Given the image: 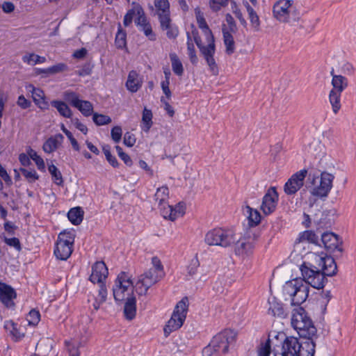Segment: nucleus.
<instances>
[{
    "instance_id": "obj_1",
    "label": "nucleus",
    "mask_w": 356,
    "mask_h": 356,
    "mask_svg": "<svg viewBox=\"0 0 356 356\" xmlns=\"http://www.w3.org/2000/svg\"><path fill=\"white\" fill-rule=\"evenodd\" d=\"M311 257L317 266L304 262L300 267L302 279L289 280L283 286V293L290 298L292 305L303 303L308 298L309 285L316 289H323L326 282L325 276H332L337 272V264L332 257L316 254H312Z\"/></svg>"
},
{
    "instance_id": "obj_2",
    "label": "nucleus",
    "mask_w": 356,
    "mask_h": 356,
    "mask_svg": "<svg viewBox=\"0 0 356 356\" xmlns=\"http://www.w3.org/2000/svg\"><path fill=\"white\" fill-rule=\"evenodd\" d=\"M195 14L197 25L199 28L202 29L203 33L205 35L206 40L207 41V44H203L202 43L200 38L195 33H193L194 40L197 46L198 47L200 53L204 56L209 66L210 72L213 75L216 76L218 74L219 70L214 58V54L216 52L214 37L212 34L211 31L210 30L207 24L203 13L200 10L199 8H196L195 9Z\"/></svg>"
},
{
    "instance_id": "obj_3",
    "label": "nucleus",
    "mask_w": 356,
    "mask_h": 356,
    "mask_svg": "<svg viewBox=\"0 0 356 356\" xmlns=\"http://www.w3.org/2000/svg\"><path fill=\"white\" fill-rule=\"evenodd\" d=\"M273 15L280 23L295 25L300 19V13L293 0H278L273 6Z\"/></svg>"
},
{
    "instance_id": "obj_4",
    "label": "nucleus",
    "mask_w": 356,
    "mask_h": 356,
    "mask_svg": "<svg viewBox=\"0 0 356 356\" xmlns=\"http://www.w3.org/2000/svg\"><path fill=\"white\" fill-rule=\"evenodd\" d=\"M291 325L298 332L300 337L316 336L317 332L312 321L302 307H298L293 310Z\"/></svg>"
},
{
    "instance_id": "obj_5",
    "label": "nucleus",
    "mask_w": 356,
    "mask_h": 356,
    "mask_svg": "<svg viewBox=\"0 0 356 356\" xmlns=\"http://www.w3.org/2000/svg\"><path fill=\"white\" fill-rule=\"evenodd\" d=\"M236 241V234L232 229L216 227L209 230L204 237V242L210 246L231 247Z\"/></svg>"
},
{
    "instance_id": "obj_6",
    "label": "nucleus",
    "mask_w": 356,
    "mask_h": 356,
    "mask_svg": "<svg viewBox=\"0 0 356 356\" xmlns=\"http://www.w3.org/2000/svg\"><path fill=\"white\" fill-rule=\"evenodd\" d=\"M188 308L187 298H182L176 305L171 318L164 327V334L168 336L171 332L179 330L184 324Z\"/></svg>"
},
{
    "instance_id": "obj_7",
    "label": "nucleus",
    "mask_w": 356,
    "mask_h": 356,
    "mask_svg": "<svg viewBox=\"0 0 356 356\" xmlns=\"http://www.w3.org/2000/svg\"><path fill=\"white\" fill-rule=\"evenodd\" d=\"M259 231L254 229H249L245 234L238 238L234 245V252L236 255L246 257L252 253L255 242L259 238Z\"/></svg>"
},
{
    "instance_id": "obj_8",
    "label": "nucleus",
    "mask_w": 356,
    "mask_h": 356,
    "mask_svg": "<svg viewBox=\"0 0 356 356\" xmlns=\"http://www.w3.org/2000/svg\"><path fill=\"white\" fill-rule=\"evenodd\" d=\"M133 283L129 275L124 272L120 273L113 286L115 300L120 302L133 296Z\"/></svg>"
},
{
    "instance_id": "obj_9",
    "label": "nucleus",
    "mask_w": 356,
    "mask_h": 356,
    "mask_svg": "<svg viewBox=\"0 0 356 356\" xmlns=\"http://www.w3.org/2000/svg\"><path fill=\"white\" fill-rule=\"evenodd\" d=\"M74 235L71 232L64 231L58 234L54 254L60 260H67L72 253Z\"/></svg>"
},
{
    "instance_id": "obj_10",
    "label": "nucleus",
    "mask_w": 356,
    "mask_h": 356,
    "mask_svg": "<svg viewBox=\"0 0 356 356\" xmlns=\"http://www.w3.org/2000/svg\"><path fill=\"white\" fill-rule=\"evenodd\" d=\"M165 274H160L159 271L150 268L149 270L141 274L134 286L136 293L139 296L145 295L148 289L154 284L160 281Z\"/></svg>"
},
{
    "instance_id": "obj_11",
    "label": "nucleus",
    "mask_w": 356,
    "mask_h": 356,
    "mask_svg": "<svg viewBox=\"0 0 356 356\" xmlns=\"http://www.w3.org/2000/svg\"><path fill=\"white\" fill-rule=\"evenodd\" d=\"M165 274H160L159 271L150 268L149 270L141 274L134 286L136 293L139 296L145 295L148 289L154 284L160 281Z\"/></svg>"
},
{
    "instance_id": "obj_12",
    "label": "nucleus",
    "mask_w": 356,
    "mask_h": 356,
    "mask_svg": "<svg viewBox=\"0 0 356 356\" xmlns=\"http://www.w3.org/2000/svg\"><path fill=\"white\" fill-rule=\"evenodd\" d=\"M333 179L334 175L326 172H322L320 178L313 177L312 195L318 197H327L332 187Z\"/></svg>"
},
{
    "instance_id": "obj_13",
    "label": "nucleus",
    "mask_w": 356,
    "mask_h": 356,
    "mask_svg": "<svg viewBox=\"0 0 356 356\" xmlns=\"http://www.w3.org/2000/svg\"><path fill=\"white\" fill-rule=\"evenodd\" d=\"M236 340V333L231 330H225L215 335L211 343L221 355L227 353L230 345Z\"/></svg>"
},
{
    "instance_id": "obj_14",
    "label": "nucleus",
    "mask_w": 356,
    "mask_h": 356,
    "mask_svg": "<svg viewBox=\"0 0 356 356\" xmlns=\"http://www.w3.org/2000/svg\"><path fill=\"white\" fill-rule=\"evenodd\" d=\"M307 174V170L305 169L293 174L284 186V193L289 195L296 193L302 187Z\"/></svg>"
},
{
    "instance_id": "obj_15",
    "label": "nucleus",
    "mask_w": 356,
    "mask_h": 356,
    "mask_svg": "<svg viewBox=\"0 0 356 356\" xmlns=\"http://www.w3.org/2000/svg\"><path fill=\"white\" fill-rule=\"evenodd\" d=\"M300 339L295 337H286L282 342L280 350L275 352V356H297L300 348Z\"/></svg>"
},
{
    "instance_id": "obj_16",
    "label": "nucleus",
    "mask_w": 356,
    "mask_h": 356,
    "mask_svg": "<svg viewBox=\"0 0 356 356\" xmlns=\"http://www.w3.org/2000/svg\"><path fill=\"white\" fill-rule=\"evenodd\" d=\"M277 202L278 193L276 188L270 187L264 195L260 207L264 214L267 216L273 213L275 211Z\"/></svg>"
},
{
    "instance_id": "obj_17",
    "label": "nucleus",
    "mask_w": 356,
    "mask_h": 356,
    "mask_svg": "<svg viewBox=\"0 0 356 356\" xmlns=\"http://www.w3.org/2000/svg\"><path fill=\"white\" fill-rule=\"evenodd\" d=\"M108 274V268L106 264L103 261H97L92 266L90 280L92 283L103 284L107 278Z\"/></svg>"
},
{
    "instance_id": "obj_18",
    "label": "nucleus",
    "mask_w": 356,
    "mask_h": 356,
    "mask_svg": "<svg viewBox=\"0 0 356 356\" xmlns=\"http://www.w3.org/2000/svg\"><path fill=\"white\" fill-rule=\"evenodd\" d=\"M302 340H300L297 356H314L315 353V339L317 338L316 336L311 337H301Z\"/></svg>"
},
{
    "instance_id": "obj_19",
    "label": "nucleus",
    "mask_w": 356,
    "mask_h": 356,
    "mask_svg": "<svg viewBox=\"0 0 356 356\" xmlns=\"http://www.w3.org/2000/svg\"><path fill=\"white\" fill-rule=\"evenodd\" d=\"M15 290L9 285L0 282V300L7 307L14 305L13 299L16 298Z\"/></svg>"
},
{
    "instance_id": "obj_20",
    "label": "nucleus",
    "mask_w": 356,
    "mask_h": 356,
    "mask_svg": "<svg viewBox=\"0 0 356 356\" xmlns=\"http://www.w3.org/2000/svg\"><path fill=\"white\" fill-rule=\"evenodd\" d=\"M26 89L28 92L31 93L33 100L37 106L41 109L47 108L48 103L45 100V95L42 89L35 88L32 84L27 85Z\"/></svg>"
},
{
    "instance_id": "obj_21",
    "label": "nucleus",
    "mask_w": 356,
    "mask_h": 356,
    "mask_svg": "<svg viewBox=\"0 0 356 356\" xmlns=\"http://www.w3.org/2000/svg\"><path fill=\"white\" fill-rule=\"evenodd\" d=\"M135 23L140 31H143L145 35L151 41L156 40V34L153 32L150 23L147 21L145 15L144 17H136Z\"/></svg>"
},
{
    "instance_id": "obj_22",
    "label": "nucleus",
    "mask_w": 356,
    "mask_h": 356,
    "mask_svg": "<svg viewBox=\"0 0 356 356\" xmlns=\"http://www.w3.org/2000/svg\"><path fill=\"white\" fill-rule=\"evenodd\" d=\"M63 140L64 137L60 134L51 136L44 143L42 149L45 153L51 154L59 147Z\"/></svg>"
},
{
    "instance_id": "obj_23",
    "label": "nucleus",
    "mask_w": 356,
    "mask_h": 356,
    "mask_svg": "<svg viewBox=\"0 0 356 356\" xmlns=\"http://www.w3.org/2000/svg\"><path fill=\"white\" fill-rule=\"evenodd\" d=\"M331 76H332V81L331 84L332 86V88L330 91L341 92H342L348 87V81L347 78L342 75H337L334 73V70L332 69L330 72Z\"/></svg>"
},
{
    "instance_id": "obj_24",
    "label": "nucleus",
    "mask_w": 356,
    "mask_h": 356,
    "mask_svg": "<svg viewBox=\"0 0 356 356\" xmlns=\"http://www.w3.org/2000/svg\"><path fill=\"white\" fill-rule=\"evenodd\" d=\"M132 5L133 8L129 10L124 15L123 20L124 26H129L132 23L134 16L137 15V17L145 16V13L140 5L135 2H133Z\"/></svg>"
},
{
    "instance_id": "obj_25",
    "label": "nucleus",
    "mask_w": 356,
    "mask_h": 356,
    "mask_svg": "<svg viewBox=\"0 0 356 356\" xmlns=\"http://www.w3.org/2000/svg\"><path fill=\"white\" fill-rule=\"evenodd\" d=\"M155 13L159 19H165V17L170 16V3L168 0H154Z\"/></svg>"
},
{
    "instance_id": "obj_26",
    "label": "nucleus",
    "mask_w": 356,
    "mask_h": 356,
    "mask_svg": "<svg viewBox=\"0 0 356 356\" xmlns=\"http://www.w3.org/2000/svg\"><path fill=\"white\" fill-rule=\"evenodd\" d=\"M321 241L324 247L330 251H334L339 246L338 236L332 232H326L322 234Z\"/></svg>"
},
{
    "instance_id": "obj_27",
    "label": "nucleus",
    "mask_w": 356,
    "mask_h": 356,
    "mask_svg": "<svg viewBox=\"0 0 356 356\" xmlns=\"http://www.w3.org/2000/svg\"><path fill=\"white\" fill-rule=\"evenodd\" d=\"M159 22L161 29L166 31V35L168 38H175L178 35V29L171 23L170 16L165 17V19H162Z\"/></svg>"
},
{
    "instance_id": "obj_28",
    "label": "nucleus",
    "mask_w": 356,
    "mask_h": 356,
    "mask_svg": "<svg viewBox=\"0 0 356 356\" xmlns=\"http://www.w3.org/2000/svg\"><path fill=\"white\" fill-rule=\"evenodd\" d=\"M243 3L246 8L252 28L254 31H258L260 28V19L258 15L248 1H243Z\"/></svg>"
},
{
    "instance_id": "obj_29",
    "label": "nucleus",
    "mask_w": 356,
    "mask_h": 356,
    "mask_svg": "<svg viewBox=\"0 0 356 356\" xmlns=\"http://www.w3.org/2000/svg\"><path fill=\"white\" fill-rule=\"evenodd\" d=\"M124 307V314L127 319L132 320L136 313V300L134 296L126 300Z\"/></svg>"
},
{
    "instance_id": "obj_30",
    "label": "nucleus",
    "mask_w": 356,
    "mask_h": 356,
    "mask_svg": "<svg viewBox=\"0 0 356 356\" xmlns=\"http://www.w3.org/2000/svg\"><path fill=\"white\" fill-rule=\"evenodd\" d=\"M223 41L225 46L226 53L232 54L235 51V42L232 33L225 28H222Z\"/></svg>"
},
{
    "instance_id": "obj_31",
    "label": "nucleus",
    "mask_w": 356,
    "mask_h": 356,
    "mask_svg": "<svg viewBox=\"0 0 356 356\" xmlns=\"http://www.w3.org/2000/svg\"><path fill=\"white\" fill-rule=\"evenodd\" d=\"M126 86L131 92H136L141 86L138 79V74L136 71H131L129 72Z\"/></svg>"
},
{
    "instance_id": "obj_32",
    "label": "nucleus",
    "mask_w": 356,
    "mask_h": 356,
    "mask_svg": "<svg viewBox=\"0 0 356 356\" xmlns=\"http://www.w3.org/2000/svg\"><path fill=\"white\" fill-rule=\"evenodd\" d=\"M83 214L82 209L78 207L71 209L67 213V217L73 225H78L83 221Z\"/></svg>"
},
{
    "instance_id": "obj_33",
    "label": "nucleus",
    "mask_w": 356,
    "mask_h": 356,
    "mask_svg": "<svg viewBox=\"0 0 356 356\" xmlns=\"http://www.w3.org/2000/svg\"><path fill=\"white\" fill-rule=\"evenodd\" d=\"M5 329L10 332L12 335L13 340L18 341L21 340L24 337V334L20 332L17 328V324L12 321H7L4 324Z\"/></svg>"
},
{
    "instance_id": "obj_34",
    "label": "nucleus",
    "mask_w": 356,
    "mask_h": 356,
    "mask_svg": "<svg viewBox=\"0 0 356 356\" xmlns=\"http://www.w3.org/2000/svg\"><path fill=\"white\" fill-rule=\"evenodd\" d=\"M51 106L56 108L60 115L70 118L72 115V111L69 106L62 101L54 100L51 103Z\"/></svg>"
},
{
    "instance_id": "obj_35",
    "label": "nucleus",
    "mask_w": 356,
    "mask_h": 356,
    "mask_svg": "<svg viewBox=\"0 0 356 356\" xmlns=\"http://www.w3.org/2000/svg\"><path fill=\"white\" fill-rule=\"evenodd\" d=\"M245 211L248 214L249 224L251 226H257L260 223L261 216L260 213L257 209H254L249 206H246Z\"/></svg>"
},
{
    "instance_id": "obj_36",
    "label": "nucleus",
    "mask_w": 356,
    "mask_h": 356,
    "mask_svg": "<svg viewBox=\"0 0 356 356\" xmlns=\"http://www.w3.org/2000/svg\"><path fill=\"white\" fill-rule=\"evenodd\" d=\"M170 59L173 72L177 76H182L184 73V67L177 55L175 53H170Z\"/></svg>"
},
{
    "instance_id": "obj_37",
    "label": "nucleus",
    "mask_w": 356,
    "mask_h": 356,
    "mask_svg": "<svg viewBox=\"0 0 356 356\" xmlns=\"http://www.w3.org/2000/svg\"><path fill=\"white\" fill-rule=\"evenodd\" d=\"M341 92L330 91L329 101L332 106V111L334 114H337L341 109Z\"/></svg>"
},
{
    "instance_id": "obj_38",
    "label": "nucleus",
    "mask_w": 356,
    "mask_h": 356,
    "mask_svg": "<svg viewBox=\"0 0 356 356\" xmlns=\"http://www.w3.org/2000/svg\"><path fill=\"white\" fill-rule=\"evenodd\" d=\"M152 113L150 110L145 108L142 116V129L148 132L152 125Z\"/></svg>"
},
{
    "instance_id": "obj_39",
    "label": "nucleus",
    "mask_w": 356,
    "mask_h": 356,
    "mask_svg": "<svg viewBox=\"0 0 356 356\" xmlns=\"http://www.w3.org/2000/svg\"><path fill=\"white\" fill-rule=\"evenodd\" d=\"M22 60L24 63H27L30 65H35L39 63H43L46 61V58L38 56L33 53L26 54L22 56Z\"/></svg>"
},
{
    "instance_id": "obj_40",
    "label": "nucleus",
    "mask_w": 356,
    "mask_h": 356,
    "mask_svg": "<svg viewBox=\"0 0 356 356\" xmlns=\"http://www.w3.org/2000/svg\"><path fill=\"white\" fill-rule=\"evenodd\" d=\"M107 297V290L106 286L103 284H100V288L99 289L98 295L95 298V302L92 304V306L95 310H97L100 305L104 302L106 300Z\"/></svg>"
},
{
    "instance_id": "obj_41",
    "label": "nucleus",
    "mask_w": 356,
    "mask_h": 356,
    "mask_svg": "<svg viewBox=\"0 0 356 356\" xmlns=\"http://www.w3.org/2000/svg\"><path fill=\"white\" fill-rule=\"evenodd\" d=\"M48 170L51 175L54 183L58 186H62L63 184V179L60 171L54 164H50L48 166Z\"/></svg>"
},
{
    "instance_id": "obj_42",
    "label": "nucleus",
    "mask_w": 356,
    "mask_h": 356,
    "mask_svg": "<svg viewBox=\"0 0 356 356\" xmlns=\"http://www.w3.org/2000/svg\"><path fill=\"white\" fill-rule=\"evenodd\" d=\"M169 190L167 186H162L157 189L155 193V200L159 202V206H162L166 203L168 199Z\"/></svg>"
},
{
    "instance_id": "obj_43",
    "label": "nucleus",
    "mask_w": 356,
    "mask_h": 356,
    "mask_svg": "<svg viewBox=\"0 0 356 356\" xmlns=\"http://www.w3.org/2000/svg\"><path fill=\"white\" fill-rule=\"evenodd\" d=\"M75 108H78L85 116H90L93 111L92 104L88 101L80 100Z\"/></svg>"
},
{
    "instance_id": "obj_44",
    "label": "nucleus",
    "mask_w": 356,
    "mask_h": 356,
    "mask_svg": "<svg viewBox=\"0 0 356 356\" xmlns=\"http://www.w3.org/2000/svg\"><path fill=\"white\" fill-rule=\"evenodd\" d=\"M268 314L274 316H284V309L282 305L275 301L269 302Z\"/></svg>"
},
{
    "instance_id": "obj_45",
    "label": "nucleus",
    "mask_w": 356,
    "mask_h": 356,
    "mask_svg": "<svg viewBox=\"0 0 356 356\" xmlns=\"http://www.w3.org/2000/svg\"><path fill=\"white\" fill-rule=\"evenodd\" d=\"M28 154L30 156V159H31L35 163V165H37V168L38 170L41 171H44L45 170V164L43 159L38 154V153L34 151L33 149H31L28 152Z\"/></svg>"
},
{
    "instance_id": "obj_46",
    "label": "nucleus",
    "mask_w": 356,
    "mask_h": 356,
    "mask_svg": "<svg viewBox=\"0 0 356 356\" xmlns=\"http://www.w3.org/2000/svg\"><path fill=\"white\" fill-rule=\"evenodd\" d=\"M19 171L22 173L25 179L29 183H33L39 179V175L33 169H26L20 168Z\"/></svg>"
},
{
    "instance_id": "obj_47",
    "label": "nucleus",
    "mask_w": 356,
    "mask_h": 356,
    "mask_svg": "<svg viewBox=\"0 0 356 356\" xmlns=\"http://www.w3.org/2000/svg\"><path fill=\"white\" fill-rule=\"evenodd\" d=\"M159 207L161 215L164 218L169 219L170 220H175L176 219L175 213H173V208L170 205L165 203L162 206Z\"/></svg>"
},
{
    "instance_id": "obj_48",
    "label": "nucleus",
    "mask_w": 356,
    "mask_h": 356,
    "mask_svg": "<svg viewBox=\"0 0 356 356\" xmlns=\"http://www.w3.org/2000/svg\"><path fill=\"white\" fill-rule=\"evenodd\" d=\"M63 97L66 102H69L74 107L77 106L78 103L81 100L76 92L69 90L64 92Z\"/></svg>"
},
{
    "instance_id": "obj_49",
    "label": "nucleus",
    "mask_w": 356,
    "mask_h": 356,
    "mask_svg": "<svg viewBox=\"0 0 356 356\" xmlns=\"http://www.w3.org/2000/svg\"><path fill=\"white\" fill-rule=\"evenodd\" d=\"M231 7H232L233 13L235 15L236 17L239 20L241 24L243 27L246 28L248 26L247 22H246L245 19L243 17L241 10L238 7V6L235 1L231 2Z\"/></svg>"
},
{
    "instance_id": "obj_50",
    "label": "nucleus",
    "mask_w": 356,
    "mask_h": 356,
    "mask_svg": "<svg viewBox=\"0 0 356 356\" xmlns=\"http://www.w3.org/2000/svg\"><path fill=\"white\" fill-rule=\"evenodd\" d=\"M92 119L94 122L98 126L108 124L111 122V118L103 114L94 113Z\"/></svg>"
},
{
    "instance_id": "obj_51",
    "label": "nucleus",
    "mask_w": 356,
    "mask_h": 356,
    "mask_svg": "<svg viewBox=\"0 0 356 356\" xmlns=\"http://www.w3.org/2000/svg\"><path fill=\"white\" fill-rule=\"evenodd\" d=\"M40 319V312L37 310L32 309L30 311L29 314L26 316V320L28 321L29 325H36L39 323Z\"/></svg>"
},
{
    "instance_id": "obj_52",
    "label": "nucleus",
    "mask_w": 356,
    "mask_h": 356,
    "mask_svg": "<svg viewBox=\"0 0 356 356\" xmlns=\"http://www.w3.org/2000/svg\"><path fill=\"white\" fill-rule=\"evenodd\" d=\"M298 240L300 242L308 241L315 243L317 240V236L312 231H305L300 234Z\"/></svg>"
},
{
    "instance_id": "obj_53",
    "label": "nucleus",
    "mask_w": 356,
    "mask_h": 356,
    "mask_svg": "<svg viewBox=\"0 0 356 356\" xmlns=\"http://www.w3.org/2000/svg\"><path fill=\"white\" fill-rule=\"evenodd\" d=\"M229 1V0H210L209 6L213 11L217 12L227 6Z\"/></svg>"
},
{
    "instance_id": "obj_54",
    "label": "nucleus",
    "mask_w": 356,
    "mask_h": 356,
    "mask_svg": "<svg viewBox=\"0 0 356 356\" xmlns=\"http://www.w3.org/2000/svg\"><path fill=\"white\" fill-rule=\"evenodd\" d=\"M270 341L269 339L261 343L257 350V356H269L270 354Z\"/></svg>"
},
{
    "instance_id": "obj_55",
    "label": "nucleus",
    "mask_w": 356,
    "mask_h": 356,
    "mask_svg": "<svg viewBox=\"0 0 356 356\" xmlns=\"http://www.w3.org/2000/svg\"><path fill=\"white\" fill-rule=\"evenodd\" d=\"M200 266V261L197 257H193L191 261L187 267L188 274L190 276H193L196 274L197 268Z\"/></svg>"
},
{
    "instance_id": "obj_56",
    "label": "nucleus",
    "mask_w": 356,
    "mask_h": 356,
    "mask_svg": "<svg viewBox=\"0 0 356 356\" xmlns=\"http://www.w3.org/2000/svg\"><path fill=\"white\" fill-rule=\"evenodd\" d=\"M187 51L190 60L193 64L197 63V56H196L195 47L193 43L188 42L187 43Z\"/></svg>"
},
{
    "instance_id": "obj_57",
    "label": "nucleus",
    "mask_w": 356,
    "mask_h": 356,
    "mask_svg": "<svg viewBox=\"0 0 356 356\" xmlns=\"http://www.w3.org/2000/svg\"><path fill=\"white\" fill-rule=\"evenodd\" d=\"M220 353L211 343L202 350V356H221Z\"/></svg>"
},
{
    "instance_id": "obj_58",
    "label": "nucleus",
    "mask_w": 356,
    "mask_h": 356,
    "mask_svg": "<svg viewBox=\"0 0 356 356\" xmlns=\"http://www.w3.org/2000/svg\"><path fill=\"white\" fill-rule=\"evenodd\" d=\"M115 44L118 48H122L126 44V33L119 31L115 36Z\"/></svg>"
},
{
    "instance_id": "obj_59",
    "label": "nucleus",
    "mask_w": 356,
    "mask_h": 356,
    "mask_svg": "<svg viewBox=\"0 0 356 356\" xmlns=\"http://www.w3.org/2000/svg\"><path fill=\"white\" fill-rule=\"evenodd\" d=\"M67 65L64 63H58L47 68L49 74H54L66 70Z\"/></svg>"
},
{
    "instance_id": "obj_60",
    "label": "nucleus",
    "mask_w": 356,
    "mask_h": 356,
    "mask_svg": "<svg viewBox=\"0 0 356 356\" xmlns=\"http://www.w3.org/2000/svg\"><path fill=\"white\" fill-rule=\"evenodd\" d=\"M152 268L155 269V270L159 271L160 274H165L163 266L161 264V260L157 257H153L152 258Z\"/></svg>"
},
{
    "instance_id": "obj_61",
    "label": "nucleus",
    "mask_w": 356,
    "mask_h": 356,
    "mask_svg": "<svg viewBox=\"0 0 356 356\" xmlns=\"http://www.w3.org/2000/svg\"><path fill=\"white\" fill-rule=\"evenodd\" d=\"M111 138L114 142L118 143L120 141L122 134V128L119 126H115L111 129Z\"/></svg>"
},
{
    "instance_id": "obj_62",
    "label": "nucleus",
    "mask_w": 356,
    "mask_h": 356,
    "mask_svg": "<svg viewBox=\"0 0 356 356\" xmlns=\"http://www.w3.org/2000/svg\"><path fill=\"white\" fill-rule=\"evenodd\" d=\"M103 151H104V153L106 158V160L108 161V163L114 168L118 167V162L115 156H114L111 154L110 150L106 147H104Z\"/></svg>"
},
{
    "instance_id": "obj_63",
    "label": "nucleus",
    "mask_w": 356,
    "mask_h": 356,
    "mask_svg": "<svg viewBox=\"0 0 356 356\" xmlns=\"http://www.w3.org/2000/svg\"><path fill=\"white\" fill-rule=\"evenodd\" d=\"M136 138L134 134L127 132L124 136V143L128 147H133L136 143Z\"/></svg>"
},
{
    "instance_id": "obj_64",
    "label": "nucleus",
    "mask_w": 356,
    "mask_h": 356,
    "mask_svg": "<svg viewBox=\"0 0 356 356\" xmlns=\"http://www.w3.org/2000/svg\"><path fill=\"white\" fill-rule=\"evenodd\" d=\"M225 21L229 26V29L231 32H234L236 29V24L233 17L227 13L225 15Z\"/></svg>"
}]
</instances>
